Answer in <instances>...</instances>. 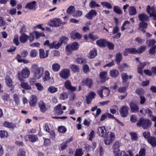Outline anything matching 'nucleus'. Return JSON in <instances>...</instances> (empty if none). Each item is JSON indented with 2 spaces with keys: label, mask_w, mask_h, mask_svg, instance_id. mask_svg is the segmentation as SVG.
I'll return each instance as SVG.
<instances>
[{
  "label": "nucleus",
  "mask_w": 156,
  "mask_h": 156,
  "mask_svg": "<svg viewBox=\"0 0 156 156\" xmlns=\"http://www.w3.org/2000/svg\"><path fill=\"white\" fill-rule=\"evenodd\" d=\"M31 70L33 73L34 77L37 80H38L43 74L44 68L42 66H39L38 64H35L32 65Z\"/></svg>",
  "instance_id": "f257e3e1"
},
{
  "label": "nucleus",
  "mask_w": 156,
  "mask_h": 156,
  "mask_svg": "<svg viewBox=\"0 0 156 156\" xmlns=\"http://www.w3.org/2000/svg\"><path fill=\"white\" fill-rule=\"evenodd\" d=\"M151 122L150 120L144 118H140L139 119L136 125L139 127H142L144 129H147L151 126Z\"/></svg>",
  "instance_id": "f03ea898"
},
{
  "label": "nucleus",
  "mask_w": 156,
  "mask_h": 156,
  "mask_svg": "<svg viewBox=\"0 0 156 156\" xmlns=\"http://www.w3.org/2000/svg\"><path fill=\"white\" fill-rule=\"evenodd\" d=\"M105 144L107 145H109L115 139V135L114 133L111 132H108L103 137Z\"/></svg>",
  "instance_id": "7ed1b4c3"
},
{
  "label": "nucleus",
  "mask_w": 156,
  "mask_h": 156,
  "mask_svg": "<svg viewBox=\"0 0 156 156\" xmlns=\"http://www.w3.org/2000/svg\"><path fill=\"white\" fill-rule=\"evenodd\" d=\"M30 71L29 68L25 67L21 71V72L18 73V77L20 81H22L23 78L26 79L28 78L30 75Z\"/></svg>",
  "instance_id": "20e7f679"
},
{
  "label": "nucleus",
  "mask_w": 156,
  "mask_h": 156,
  "mask_svg": "<svg viewBox=\"0 0 156 156\" xmlns=\"http://www.w3.org/2000/svg\"><path fill=\"white\" fill-rule=\"evenodd\" d=\"M110 92L109 89L107 87L103 86L97 90V93L102 98L103 97H107L109 95Z\"/></svg>",
  "instance_id": "39448f33"
},
{
  "label": "nucleus",
  "mask_w": 156,
  "mask_h": 156,
  "mask_svg": "<svg viewBox=\"0 0 156 156\" xmlns=\"http://www.w3.org/2000/svg\"><path fill=\"white\" fill-rule=\"evenodd\" d=\"M79 47V44L75 42H73L71 45H68L66 47V50L68 54L72 53L73 50H76L78 49Z\"/></svg>",
  "instance_id": "423d86ee"
},
{
  "label": "nucleus",
  "mask_w": 156,
  "mask_h": 156,
  "mask_svg": "<svg viewBox=\"0 0 156 156\" xmlns=\"http://www.w3.org/2000/svg\"><path fill=\"white\" fill-rule=\"evenodd\" d=\"M147 13L149 14L150 17H153V19L156 21V9L154 7H151L148 5L146 9Z\"/></svg>",
  "instance_id": "0eeeda50"
},
{
  "label": "nucleus",
  "mask_w": 156,
  "mask_h": 156,
  "mask_svg": "<svg viewBox=\"0 0 156 156\" xmlns=\"http://www.w3.org/2000/svg\"><path fill=\"white\" fill-rule=\"evenodd\" d=\"M129 107L126 105L122 106L119 109V112L121 116L125 117L127 116L129 113Z\"/></svg>",
  "instance_id": "6e6552de"
},
{
  "label": "nucleus",
  "mask_w": 156,
  "mask_h": 156,
  "mask_svg": "<svg viewBox=\"0 0 156 156\" xmlns=\"http://www.w3.org/2000/svg\"><path fill=\"white\" fill-rule=\"evenodd\" d=\"M62 23L60 19H55L50 20L48 23L49 25L51 27H58L61 25Z\"/></svg>",
  "instance_id": "1a4fd4ad"
},
{
  "label": "nucleus",
  "mask_w": 156,
  "mask_h": 156,
  "mask_svg": "<svg viewBox=\"0 0 156 156\" xmlns=\"http://www.w3.org/2000/svg\"><path fill=\"white\" fill-rule=\"evenodd\" d=\"M70 71L68 69L62 70L59 73L61 77L64 79H67L69 75Z\"/></svg>",
  "instance_id": "9d476101"
},
{
  "label": "nucleus",
  "mask_w": 156,
  "mask_h": 156,
  "mask_svg": "<svg viewBox=\"0 0 156 156\" xmlns=\"http://www.w3.org/2000/svg\"><path fill=\"white\" fill-rule=\"evenodd\" d=\"M26 141H29L31 142H34L38 140L37 136L35 135H28L25 137Z\"/></svg>",
  "instance_id": "9b49d317"
},
{
  "label": "nucleus",
  "mask_w": 156,
  "mask_h": 156,
  "mask_svg": "<svg viewBox=\"0 0 156 156\" xmlns=\"http://www.w3.org/2000/svg\"><path fill=\"white\" fill-rule=\"evenodd\" d=\"M107 132L104 126L99 127L98 128L97 133L98 135L101 137H103Z\"/></svg>",
  "instance_id": "f8f14e48"
},
{
  "label": "nucleus",
  "mask_w": 156,
  "mask_h": 156,
  "mask_svg": "<svg viewBox=\"0 0 156 156\" xmlns=\"http://www.w3.org/2000/svg\"><path fill=\"white\" fill-rule=\"evenodd\" d=\"M64 86L66 88L71 91H75L76 88L71 85L70 81L69 80L66 81L64 83Z\"/></svg>",
  "instance_id": "ddd939ff"
},
{
  "label": "nucleus",
  "mask_w": 156,
  "mask_h": 156,
  "mask_svg": "<svg viewBox=\"0 0 156 156\" xmlns=\"http://www.w3.org/2000/svg\"><path fill=\"white\" fill-rule=\"evenodd\" d=\"M136 53H137L136 48H132L125 49L123 54L124 55L126 56L128 54H136Z\"/></svg>",
  "instance_id": "4468645a"
},
{
  "label": "nucleus",
  "mask_w": 156,
  "mask_h": 156,
  "mask_svg": "<svg viewBox=\"0 0 156 156\" xmlns=\"http://www.w3.org/2000/svg\"><path fill=\"white\" fill-rule=\"evenodd\" d=\"M5 83L6 85L9 87H10L12 90V89L14 88V86L12 84V79L8 76H6L5 78Z\"/></svg>",
  "instance_id": "2eb2a0df"
},
{
  "label": "nucleus",
  "mask_w": 156,
  "mask_h": 156,
  "mask_svg": "<svg viewBox=\"0 0 156 156\" xmlns=\"http://www.w3.org/2000/svg\"><path fill=\"white\" fill-rule=\"evenodd\" d=\"M37 101V97L35 95H32L30 98L29 104L31 107H34L36 105Z\"/></svg>",
  "instance_id": "dca6fc26"
},
{
  "label": "nucleus",
  "mask_w": 156,
  "mask_h": 156,
  "mask_svg": "<svg viewBox=\"0 0 156 156\" xmlns=\"http://www.w3.org/2000/svg\"><path fill=\"white\" fill-rule=\"evenodd\" d=\"M82 84L83 85H86L89 87H91L92 85V80L90 78H85L82 81Z\"/></svg>",
  "instance_id": "f3484780"
},
{
  "label": "nucleus",
  "mask_w": 156,
  "mask_h": 156,
  "mask_svg": "<svg viewBox=\"0 0 156 156\" xmlns=\"http://www.w3.org/2000/svg\"><path fill=\"white\" fill-rule=\"evenodd\" d=\"M36 2L35 1H33L27 4L25 6V8L29 10H33L35 9Z\"/></svg>",
  "instance_id": "a211bd4d"
},
{
  "label": "nucleus",
  "mask_w": 156,
  "mask_h": 156,
  "mask_svg": "<svg viewBox=\"0 0 156 156\" xmlns=\"http://www.w3.org/2000/svg\"><path fill=\"white\" fill-rule=\"evenodd\" d=\"M95 95L96 94L94 92L90 93L86 97L87 103V104H90Z\"/></svg>",
  "instance_id": "6ab92c4d"
},
{
  "label": "nucleus",
  "mask_w": 156,
  "mask_h": 156,
  "mask_svg": "<svg viewBox=\"0 0 156 156\" xmlns=\"http://www.w3.org/2000/svg\"><path fill=\"white\" fill-rule=\"evenodd\" d=\"M131 111L133 112H138L139 108L138 106L133 102H130L129 104Z\"/></svg>",
  "instance_id": "aec40b11"
},
{
  "label": "nucleus",
  "mask_w": 156,
  "mask_h": 156,
  "mask_svg": "<svg viewBox=\"0 0 156 156\" xmlns=\"http://www.w3.org/2000/svg\"><path fill=\"white\" fill-rule=\"evenodd\" d=\"M96 43L99 46L101 47H105L106 46L107 41L104 39H101L97 41Z\"/></svg>",
  "instance_id": "412c9836"
},
{
  "label": "nucleus",
  "mask_w": 156,
  "mask_h": 156,
  "mask_svg": "<svg viewBox=\"0 0 156 156\" xmlns=\"http://www.w3.org/2000/svg\"><path fill=\"white\" fill-rule=\"evenodd\" d=\"M48 50L46 51L45 52L43 49H40L39 50V57L41 58H44L48 56Z\"/></svg>",
  "instance_id": "4be33fe9"
},
{
  "label": "nucleus",
  "mask_w": 156,
  "mask_h": 156,
  "mask_svg": "<svg viewBox=\"0 0 156 156\" xmlns=\"http://www.w3.org/2000/svg\"><path fill=\"white\" fill-rule=\"evenodd\" d=\"M107 72L106 71H103L99 73V76L102 82H105L108 79V78L107 76Z\"/></svg>",
  "instance_id": "5701e85b"
},
{
  "label": "nucleus",
  "mask_w": 156,
  "mask_h": 156,
  "mask_svg": "<svg viewBox=\"0 0 156 156\" xmlns=\"http://www.w3.org/2000/svg\"><path fill=\"white\" fill-rule=\"evenodd\" d=\"M39 106L41 112L44 113L47 111V108L45 104L43 101H40Z\"/></svg>",
  "instance_id": "b1692460"
},
{
  "label": "nucleus",
  "mask_w": 156,
  "mask_h": 156,
  "mask_svg": "<svg viewBox=\"0 0 156 156\" xmlns=\"http://www.w3.org/2000/svg\"><path fill=\"white\" fill-rule=\"evenodd\" d=\"M97 14V12L94 10L92 9L86 15L85 17L88 19H91L93 17L96 16Z\"/></svg>",
  "instance_id": "393cba45"
},
{
  "label": "nucleus",
  "mask_w": 156,
  "mask_h": 156,
  "mask_svg": "<svg viewBox=\"0 0 156 156\" xmlns=\"http://www.w3.org/2000/svg\"><path fill=\"white\" fill-rule=\"evenodd\" d=\"M138 17L139 20L142 22L148 21L149 19L148 16L146 14L144 13H141L139 14Z\"/></svg>",
  "instance_id": "a878e982"
},
{
  "label": "nucleus",
  "mask_w": 156,
  "mask_h": 156,
  "mask_svg": "<svg viewBox=\"0 0 156 156\" xmlns=\"http://www.w3.org/2000/svg\"><path fill=\"white\" fill-rule=\"evenodd\" d=\"M128 12L129 15L133 16L137 13L136 10L134 6H130L128 8Z\"/></svg>",
  "instance_id": "bb28decb"
},
{
  "label": "nucleus",
  "mask_w": 156,
  "mask_h": 156,
  "mask_svg": "<svg viewBox=\"0 0 156 156\" xmlns=\"http://www.w3.org/2000/svg\"><path fill=\"white\" fill-rule=\"evenodd\" d=\"M148 142L153 147L156 146V137L154 136L150 137L148 140Z\"/></svg>",
  "instance_id": "cd10ccee"
},
{
  "label": "nucleus",
  "mask_w": 156,
  "mask_h": 156,
  "mask_svg": "<svg viewBox=\"0 0 156 156\" xmlns=\"http://www.w3.org/2000/svg\"><path fill=\"white\" fill-rule=\"evenodd\" d=\"M61 104H60L55 108V112L58 115H60L63 113L61 108Z\"/></svg>",
  "instance_id": "c85d7f7f"
},
{
  "label": "nucleus",
  "mask_w": 156,
  "mask_h": 156,
  "mask_svg": "<svg viewBox=\"0 0 156 156\" xmlns=\"http://www.w3.org/2000/svg\"><path fill=\"white\" fill-rule=\"evenodd\" d=\"M28 38V36L24 33H22L20 37V41L23 43L27 42Z\"/></svg>",
  "instance_id": "c756f323"
},
{
  "label": "nucleus",
  "mask_w": 156,
  "mask_h": 156,
  "mask_svg": "<svg viewBox=\"0 0 156 156\" xmlns=\"http://www.w3.org/2000/svg\"><path fill=\"white\" fill-rule=\"evenodd\" d=\"M110 76L113 78L117 77L119 75V72L116 69H113L110 71Z\"/></svg>",
  "instance_id": "7c9ffc66"
},
{
  "label": "nucleus",
  "mask_w": 156,
  "mask_h": 156,
  "mask_svg": "<svg viewBox=\"0 0 156 156\" xmlns=\"http://www.w3.org/2000/svg\"><path fill=\"white\" fill-rule=\"evenodd\" d=\"M20 86L22 88L26 90H30L31 89V87L27 82H22L20 83Z\"/></svg>",
  "instance_id": "2f4dec72"
},
{
  "label": "nucleus",
  "mask_w": 156,
  "mask_h": 156,
  "mask_svg": "<svg viewBox=\"0 0 156 156\" xmlns=\"http://www.w3.org/2000/svg\"><path fill=\"white\" fill-rule=\"evenodd\" d=\"M71 37L73 39H80L81 38V35L79 33L75 31H72L71 33Z\"/></svg>",
  "instance_id": "473e14b6"
},
{
  "label": "nucleus",
  "mask_w": 156,
  "mask_h": 156,
  "mask_svg": "<svg viewBox=\"0 0 156 156\" xmlns=\"http://www.w3.org/2000/svg\"><path fill=\"white\" fill-rule=\"evenodd\" d=\"M120 146L119 142L116 141L113 145V149L114 152L117 153L119 151V147Z\"/></svg>",
  "instance_id": "72a5a7b5"
},
{
  "label": "nucleus",
  "mask_w": 156,
  "mask_h": 156,
  "mask_svg": "<svg viewBox=\"0 0 156 156\" xmlns=\"http://www.w3.org/2000/svg\"><path fill=\"white\" fill-rule=\"evenodd\" d=\"M52 68L54 71L58 72L60 68V66L58 63H55L52 65Z\"/></svg>",
  "instance_id": "f704fd0d"
},
{
  "label": "nucleus",
  "mask_w": 156,
  "mask_h": 156,
  "mask_svg": "<svg viewBox=\"0 0 156 156\" xmlns=\"http://www.w3.org/2000/svg\"><path fill=\"white\" fill-rule=\"evenodd\" d=\"M50 73L47 70H46L44 72V76L43 78V80L44 81H46L48 80L50 78Z\"/></svg>",
  "instance_id": "c9c22d12"
},
{
  "label": "nucleus",
  "mask_w": 156,
  "mask_h": 156,
  "mask_svg": "<svg viewBox=\"0 0 156 156\" xmlns=\"http://www.w3.org/2000/svg\"><path fill=\"white\" fill-rule=\"evenodd\" d=\"M75 11V8L74 6H70L67 10V12L69 14H73Z\"/></svg>",
  "instance_id": "e433bc0d"
},
{
  "label": "nucleus",
  "mask_w": 156,
  "mask_h": 156,
  "mask_svg": "<svg viewBox=\"0 0 156 156\" xmlns=\"http://www.w3.org/2000/svg\"><path fill=\"white\" fill-rule=\"evenodd\" d=\"M97 54V51L95 49H93L89 53L88 57L90 58H94Z\"/></svg>",
  "instance_id": "4c0bfd02"
},
{
  "label": "nucleus",
  "mask_w": 156,
  "mask_h": 156,
  "mask_svg": "<svg viewBox=\"0 0 156 156\" xmlns=\"http://www.w3.org/2000/svg\"><path fill=\"white\" fill-rule=\"evenodd\" d=\"M122 54L120 53H117L116 55L115 61L117 63H119L122 60Z\"/></svg>",
  "instance_id": "58836bf2"
},
{
  "label": "nucleus",
  "mask_w": 156,
  "mask_h": 156,
  "mask_svg": "<svg viewBox=\"0 0 156 156\" xmlns=\"http://www.w3.org/2000/svg\"><path fill=\"white\" fill-rule=\"evenodd\" d=\"M3 125L5 127L9 128H14L15 127V126L13 124L6 121L4 122Z\"/></svg>",
  "instance_id": "ea45409f"
},
{
  "label": "nucleus",
  "mask_w": 156,
  "mask_h": 156,
  "mask_svg": "<svg viewBox=\"0 0 156 156\" xmlns=\"http://www.w3.org/2000/svg\"><path fill=\"white\" fill-rule=\"evenodd\" d=\"M89 5L90 7L91 8H94L96 6L100 7V5L97 4L96 2L94 0H91L90 1L89 3Z\"/></svg>",
  "instance_id": "a19ab883"
},
{
  "label": "nucleus",
  "mask_w": 156,
  "mask_h": 156,
  "mask_svg": "<svg viewBox=\"0 0 156 156\" xmlns=\"http://www.w3.org/2000/svg\"><path fill=\"white\" fill-rule=\"evenodd\" d=\"M101 4L108 9H111L112 8V6L111 4L106 2H101Z\"/></svg>",
  "instance_id": "79ce46f5"
},
{
  "label": "nucleus",
  "mask_w": 156,
  "mask_h": 156,
  "mask_svg": "<svg viewBox=\"0 0 156 156\" xmlns=\"http://www.w3.org/2000/svg\"><path fill=\"white\" fill-rule=\"evenodd\" d=\"M113 11L119 14L122 13V11L120 8L117 6H114Z\"/></svg>",
  "instance_id": "37998d69"
},
{
  "label": "nucleus",
  "mask_w": 156,
  "mask_h": 156,
  "mask_svg": "<svg viewBox=\"0 0 156 156\" xmlns=\"http://www.w3.org/2000/svg\"><path fill=\"white\" fill-rule=\"evenodd\" d=\"M83 154L82 149H78L76 151L75 156H82Z\"/></svg>",
  "instance_id": "c03bdc74"
},
{
  "label": "nucleus",
  "mask_w": 156,
  "mask_h": 156,
  "mask_svg": "<svg viewBox=\"0 0 156 156\" xmlns=\"http://www.w3.org/2000/svg\"><path fill=\"white\" fill-rule=\"evenodd\" d=\"M48 91L51 93L56 92L58 90L57 88L54 86H51L48 89Z\"/></svg>",
  "instance_id": "a18cd8bd"
},
{
  "label": "nucleus",
  "mask_w": 156,
  "mask_h": 156,
  "mask_svg": "<svg viewBox=\"0 0 156 156\" xmlns=\"http://www.w3.org/2000/svg\"><path fill=\"white\" fill-rule=\"evenodd\" d=\"M146 49V46H141L138 49H136L137 53H141L144 51Z\"/></svg>",
  "instance_id": "49530a36"
},
{
  "label": "nucleus",
  "mask_w": 156,
  "mask_h": 156,
  "mask_svg": "<svg viewBox=\"0 0 156 156\" xmlns=\"http://www.w3.org/2000/svg\"><path fill=\"white\" fill-rule=\"evenodd\" d=\"M121 77L123 83L126 82L128 79V76L125 73H123L121 74Z\"/></svg>",
  "instance_id": "de8ad7c7"
},
{
  "label": "nucleus",
  "mask_w": 156,
  "mask_h": 156,
  "mask_svg": "<svg viewBox=\"0 0 156 156\" xmlns=\"http://www.w3.org/2000/svg\"><path fill=\"white\" fill-rule=\"evenodd\" d=\"M17 156H26L25 151L23 149H20L18 151Z\"/></svg>",
  "instance_id": "09e8293b"
},
{
  "label": "nucleus",
  "mask_w": 156,
  "mask_h": 156,
  "mask_svg": "<svg viewBox=\"0 0 156 156\" xmlns=\"http://www.w3.org/2000/svg\"><path fill=\"white\" fill-rule=\"evenodd\" d=\"M136 92L140 96H142L144 93V90L141 88H137L136 90Z\"/></svg>",
  "instance_id": "8fccbe9b"
},
{
  "label": "nucleus",
  "mask_w": 156,
  "mask_h": 156,
  "mask_svg": "<svg viewBox=\"0 0 156 156\" xmlns=\"http://www.w3.org/2000/svg\"><path fill=\"white\" fill-rule=\"evenodd\" d=\"M36 39H38L40 37L42 36L44 37L45 35L43 33H40L39 32L35 31L34 32Z\"/></svg>",
  "instance_id": "3c124183"
},
{
  "label": "nucleus",
  "mask_w": 156,
  "mask_h": 156,
  "mask_svg": "<svg viewBox=\"0 0 156 156\" xmlns=\"http://www.w3.org/2000/svg\"><path fill=\"white\" fill-rule=\"evenodd\" d=\"M13 98L16 104L18 105L20 103V99L18 95L16 94H14Z\"/></svg>",
  "instance_id": "603ef678"
},
{
  "label": "nucleus",
  "mask_w": 156,
  "mask_h": 156,
  "mask_svg": "<svg viewBox=\"0 0 156 156\" xmlns=\"http://www.w3.org/2000/svg\"><path fill=\"white\" fill-rule=\"evenodd\" d=\"M156 49V45H155L150 49L149 51V53L151 54L154 55H155L156 53L155 51Z\"/></svg>",
  "instance_id": "864d4df0"
},
{
  "label": "nucleus",
  "mask_w": 156,
  "mask_h": 156,
  "mask_svg": "<svg viewBox=\"0 0 156 156\" xmlns=\"http://www.w3.org/2000/svg\"><path fill=\"white\" fill-rule=\"evenodd\" d=\"M70 68L74 72H78L79 71V68L77 66L75 65H72Z\"/></svg>",
  "instance_id": "5fc2aeb1"
},
{
  "label": "nucleus",
  "mask_w": 156,
  "mask_h": 156,
  "mask_svg": "<svg viewBox=\"0 0 156 156\" xmlns=\"http://www.w3.org/2000/svg\"><path fill=\"white\" fill-rule=\"evenodd\" d=\"M68 97V95L67 93L63 92L60 94V98L62 100H65Z\"/></svg>",
  "instance_id": "6e6d98bb"
},
{
  "label": "nucleus",
  "mask_w": 156,
  "mask_h": 156,
  "mask_svg": "<svg viewBox=\"0 0 156 156\" xmlns=\"http://www.w3.org/2000/svg\"><path fill=\"white\" fill-rule=\"evenodd\" d=\"M58 130L59 132L62 133H64L66 131V129L64 126H59L58 128Z\"/></svg>",
  "instance_id": "4d7b16f0"
},
{
  "label": "nucleus",
  "mask_w": 156,
  "mask_h": 156,
  "mask_svg": "<svg viewBox=\"0 0 156 156\" xmlns=\"http://www.w3.org/2000/svg\"><path fill=\"white\" fill-rule=\"evenodd\" d=\"M37 51L36 50H31L30 52V56L32 57H36L37 55Z\"/></svg>",
  "instance_id": "13d9d810"
},
{
  "label": "nucleus",
  "mask_w": 156,
  "mask_h": 156,
  "mask_svg": "<svg viewBox=\"0 0 156 156\" xmlns=\"http://www.w3.org/2000/svg\"><path fill=\"white\" fill-rule=\"evenodd\" d=\"M8 136L7 133L5 131H0V137L1 138H6Z\"/></svg>",
  "instance_id": "bf43d9fd"
},
{
  "label": "nucleus",
  "mask_w": 156,
  "mask_h": 156,
  "mask_svg": "<svg viewBox=\"0 0 156 156\" xmlns=\"http://www.w3.org/2000/svg\"><path fill=\"white\" fill-rule=\"evenodd\" d=\"M89 38L93 40H94L99 38V37L97 35H93L92 33H90L88 36Z\"/></svg>",
  "instance_id": "052dcab7"
},
{
  "label": "nucleus",
  "mask_w": 156,
  "mask_h": 156,
  "mask_svg": "<svg viewBox=\"0 0 156 156\" xmlns=\"http://www.w3.org/2000/svg\"><path fill=\"white\" fill-rule=\"evenodd\" d=\"M147 24L144 22H140L139 24V27L140 28H146L147 27Z\"/></svg>",
  "instance_id": "680f3d73"
},
{
  "label": "nucleus",
  "mask_w": 156,
  "mask_h": 156,
  "mask_svg": "<svg viewBox=\"0 0 156 156\" xmlns=\"http://www.w3.org/2000/svg\"><path fill=\"white\" fill-rule=\"evenodd\" d=\"M68 40V38L67 37L63 36L61 37L59 41L60 43H61V44H62V43H66L67 42Z\"/></svg>",
  "instance_id": "e2e57ef3"
},
{
  "label": "nucleus",
  "mask_w": 156,
  "mask_h": 156,
  "mask_svg": "<svg viewBox=\"0 0 156 156\" xmlns=\"http://www.w3.org/2000/svg\"><path fill=\"white\" fill-rule=\"evenodd\" d=\"M19 36L17 35H16L14 36V38L13 40V41L16 45L18 46L19 45Z\"/></svg>",
  "instance_id": "0e129e2a"
},
{
  "label": "nucleus",
  "mask_w": 156,
  "mask_h": 156,
  "mask_svg": "<svg viewBox=\"0 0 156 156\" xmlns=\"http://www.w3.org/2000/svg\"><path fill=\"white\" fill-rule=\"evenodd\" d=\"M35 85L37 87V89L41 91L44 89V87L42 84L40 83H35Z\"/></svg>",
  "instance_id": "69168bd1"
},
{
  "label": "nucleus",
  "mask_w": 156,
  "mask_h": 156,
  "mask_svg": "<svg viewBox=\"0 0 156 156\" xmlns=\"http://www.w3.org/2000/svg\"><path fill=\"white\" fill-rule=\"evenodd\" d=\"M82 15V12L80 11H77L76 12H74L73 16L74 17H76L78 16H81Z\"/></svg>",
  "instance_id": "338daca9"
},
{
  "label": "nucleus",
  "mask_w": 156,
  "mask_h": 156,
  "mask_svg": "<svg viewBox=\"0 0 156 156\" xmlns=\"http://www.w3.org/2000/svg\"><path fill=\"white\" fill-rule=\"evenodd\" d=\"M146 150L145 149L143 148L140 150L139 153V155L136 156H145Z\"/></svg>",
  "instance_id": "774afa93"
}]
</instances>
